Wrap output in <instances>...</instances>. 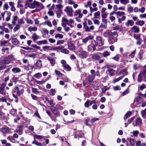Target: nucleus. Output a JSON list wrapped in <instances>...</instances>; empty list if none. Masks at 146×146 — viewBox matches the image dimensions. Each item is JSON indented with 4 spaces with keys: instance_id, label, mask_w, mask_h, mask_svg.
Wrapping results in <instances>:
<instances>
[{
    "instance_id": "1",
    "label": "nucleus",
    "mask_w": 146,
    "mask_h": 146,
    "mask_svg": "<svg viewBox=\"0 0 146 146\" xmlns=\"http://www.w3.org/2000/svg\"><path fill=\"white\" fill-rule=\"evenodd\" d=\"M14 59V57L13 55H9L6 57L4 59L1 60L0 63L1 64H8Z\"/></svg>"
},
{
    "instance_id": "2",
    "label": "nucleus",
    "mask_w": 146,
    "mask_h": 146,
    "mask_svg": "<svg viewBox=\"0 0 146 146\" xmlns=\"http://www.w3.org/2000/svg\"><path fill=\"white\" fill-rule=\"evenodd\" d=\"M64 11L69 17H72L73 16L74 11L72 7L70 6L66 7Z\"/></svg>"
},
{
    "instance_id": "3",
    "label": "nucleus",
    "mask_w": 146,
    "mask_h": 146,
    "mask_svg": "<svg viewBox=\"0 0 146 146\" xmlns=\"http://www.w3.org/2000/svg\"><path fill=\"white\" fill-rule=\"evenodd\" d=\"M1 131L3 134H6L11 133V129L7 127H2Z\"/></svg>"
},
{
    "instance_id": "4",
    "label": "nucleus",
    "mask_w": 146,
    "mask_h": 146,
    "mask_svg": "<svg viewBox=\"0 0 146 146\" xmlns=\"http://www.w3.org/2000/svg\"><path fill=\"white\" fill-rule=\"evenodd\" d=\"M79 52H80L79 56L81 58L83 59L86 58L87 54L85 51L82 49L81 48H79Z\"/></svg>"
},
{
    "instance_id": "5",
    "label": "nucleus",
    "mask_w": 146,
    "mask_h": 146,
    "mask_svg": "<svg viewBox=\"0 0 146 146\" xmlns=\"http://www.w3.org/2000/svg\"><path fill=\"white\" fill-rule=\"evenodd\" d=\"M6 84H2L0 86V93L4 95H6L8 94V93L4 91V88L6 86Z\"/></svg>"
},
{
    "instance_id": "6",
    "label": "nucleus",
    "mask_w": 146,
    "mask_h": 146,
    "mask_svg": "<svg viewBox=\"0 0 146 146\" xmlns=\"http://www.w3.org/2000/svg\"><path fill=\"white\" fill-rule=\"evenodd\" d=\"M101 53L98 52L96 53L91 54L92 58L93 60H98L100 59V55Z\"/></svg>"
},
{
    "instance_id": "7",
    "label": "nucleus",
    "mask_w": 146,
    "mask_h": 146,
    "mask_svg": "<svg viewBox=\"0 0 146 146\" xmlns=\"http://www.w3.org/2000/svg\"><path fill=\"white\" fill-rule=\"evenodd\" d=\"M96 45L101 46L104 44V42H103L102 38L100 36H98L96 38Z\"/></svg>"
},
{
    "instance_id": "8",
    "label": "nucleus",
    "mask_w": 146,
    "mask_h": 146,
    "mask_svg": "<svg viewBox=\"0 0 146 146\" xmlns=\"http://www.w3.org/2000/svg\"><path fill=\"white\" fill-rule=\"evenodd\" d=\"M117 38L112 35L109 38L108 41L110 44H113L115 42H117Z\"/></svg>"
},
{
    "instance_id": "9",
    "label": "nucleus",
    "mask_w": 146,
    "mask_h": 146,
    "mask_svg": "<svg viewBox=\"0 0 146 146\" xmlns=\"http://www.w3.org/2000/svg\"><path fill=\"white\" fill-rule=\"evenodd\" d=\"M145 70L141 72L138 76L137 81L139 82H141L143 80V77L144 76V74L146 72Z\"/></svg>"
},
{
    "instance_id": "10",
    "label": "nucleus",
    "mask_w": 146,
    "mask_h": 146,
    "mask_svg": "<svg viewBox=\"0 0 146 146\" xmlns=\"http://www.w3.org/2000/svg\"><path fill=\"white\" fill-rule=\"evenodd\" d=\"M83 16V14L82 13V11L80 9L76 10L74 12V16H78L79 18H82Z\"/></svg>"
},
{
    "instance_id": "11",
    "label": "nucleus",
    "mask_w": 146,
    "mask_h": 146,
    "mask_svg": "<svg viewBox=\"0 0 146 146\" xmlns=\"http://www.w3.org/2000/svg\"><path fill=\"white\" fill-rule=\"evenodd\" d=\"M95 76V75H89L86 78V80L89 82H92L94 80Z\"/></svg>"
},
{
    "instance_id": "12",
    "label": "nucleus",
    "mask_w": 146,
    "mask_h": 146,
    "mask_svg": "<svg viewBox=\"0 0 146 146\" xmlns=\"http://www.w3.org/2000/svg\"><path fill=\"white\" fill-rule=\"evenodd\" d=\"M133 32L138 33L140 31V29L139 27L136 26L133 27L131 29Z\"/></svg>"
},
{
    "instance_id": "13",
    "label": "nucleus",
    "mask_w": 146,
    "mask_h": 146,
    "mask_svg": "<svg viewBox=\"0 0 146 146\" xmlns=\"http://www.w3.org/2000/svg\"><path fill=\"white\" fill-rule=\"evenodd\" d=\"M5 13H6L7 17L6 18L5 20L7 21H8L11 20V13L9 11H5Z\"/></svg>"
},
{
    "instance_id": "14",
    "label": "nucleus",
    "mask_w": 146,
    "mask_h": 146,
    "mask_svg": "<svg viewBox=\"0 0 146 146\" xmlns=\"http://www.w3.org/2000/svg\"><path fill=\"white\" fill-rule=\"evenodd\" d=\"M112 35V32L108 30L106 31L103 34V35L105 37H107L109 36V38Z\"/></svg>"
},
{
    "instance_id": "15",
    "label": "nucleus",
    "mask_w": 146,
    "mask_h": 146,
    "mask_svg": "<svg viewBox=\"0 0 146 146\" xmlns=\"http://www.w3.org/2000/svg\"><path fill=\"white\" fill-rule=\"evenodd\" d=\"M134 21L133 20H127L125 23V25L127 27H129V26H132L134 25Z\"/></svg>"
},
{
    "instance_id": "16",
    "label": "nucleus",
    "mask_w": 146,
    "mask_h": 146,
    "mask_svg": "<svg viewBox=\"0 0 146 146\" xmlns=\"http://www.w3.org/2000/svg\"><path fill=\"white\" fill-rule=\"evenodd\" d=\"M47 59L49 61L50 63L52 66H54L55 64V60L51 57H48Z\"/></svg>"
},
{
    "instance_id": "17",
    "label": "nucleus",
    "mask_w": 146,
    "mask_h": 146,
    "mask_svg": "<svg viewBox=\"0 0 146 146\" xmlns=\"http://www.w3.org/2000/svg\"><path fill=\"white\" fill-rule=\"evenodd\" d=\"M123 29V27L121 25H118L114 27L113 28V30H119L120 31H121Z\"/></svg>"
},
{
    "instance_id": "18",
    "label": "nucleus",
    "mask_w": 146,
    "mask_h": 146,
    "mask_svg": "<svg viewBox=\"0 0 146 146\" xmlns=\"http://www.w3.org/2000/svg\"><path fill=\"white\" fill-rule=\"evenodd\" d=\"M18 20V17L17 16H14L13 17L12 21V23L13 25H15L16 21Z\"/></svg>"
},
{
    "instance_id": "19",
    "label": "nucleus",
    "mask_w": 146,
    "mask_h": 146,
    "mask_svg": "<svg viewBox=\"0 0 146 146\" xmlns=\"http://www.w3.org/2000/svg\"><path fill=\"white\" fill-rule=\"evenodd\" d=\"M142 121L141 119L139 118H138L136 120L135 123L136 125H134V126H137V125H140L141 124Z\"/></svg>"
},
{
    "instance_id": "20",
    "label": "nucleus",
    "mask_w": 146,
    "mask_h": 146,
    "mask_svg": "<svg viewBox=\"0 0 146 146\" xmlns=\"http://www.w3.org/2000/svg\"><path fill=\"white\" fill-rule=\"evenodd\" d=\"M36 43L38 45H40L42 44H48V42L47 40H44L38 41Z\"/></svg>"
},
{
    "instance_id": "21",
    "label": "nucleus",
    "mask_w": 146,
    "mask_h": 146,
    "mask_svg": "<svg viewBox=\"0 0 146 146\" xmlns=\"http://www.w3.org/2000/svg\"><path fill=\"white\" fill-rule=\"evenodd\" d=\"M11 42L13 44L15 45H17L19 43V42L16 38L12 39Z\"/></svg>"
},
{
    "instance_id": "22",
    "label": "nucleus",
    "mask_w": 146,
    "mask_h": 146,
    "mask_svg": "<svg viewBox=\"0 0 146 146\" xmlns=\"http://www.w3.org/2000/svg\"><path fill=\"white\" fill-rule=\"evenodd\" d=\"M120 74L123 75V77L124 76L127 75L128 74L127 69L125 68L124 69L120 71Z\"/></svg>"
},
{
    "instance_id": "23",
    "label": "nucleus",
    "mask_w": 146,
    "mask_h": 146,
    "mask_svg": "<svg viewBox=\"0 0 146 146\" xmlns=\"http://www.w3.org/2000/svg\"><path fill=\"white\" fill-rule=\"evenodd\" d=\"M12 71L14 73H18L21 71V70L17 67L13 68L12 69Z\"/></svg>"
},
{
    "instance_id": "24",
    "label": "nucleus",
    "mask_w": 146,
    "mask_h": 146,
    "mask_svg": "<svg viewBox=\"0 0 146 146\" xmlns=\"http://www.w3.org/2000/svg\"><path fill=\"white\" fill-rule=\"evenodd\" d=\"M68 48L70 50H74L75 48L74 46L71 42L68 43Z\"/></svg>"
},
{
    "instance_id": "25",
    "label": "nucleus",
    "mask_w": 146,
    "mask_h": 146,
    "mask_svg": "<svg viewBox=\"0 0 146 146\" xmlns=\"http://www.w3.org/2000/svg\"><path fill=\"white\" fill-rule=\"evenodd\" d=\"M35 65L37 67H41L42 66V61L40 60H37L35 63Z\"/></svg>"
},
{
    "instance_id": "26",
    "label": "nucleus",
    "mask_w": 146,
    "mask_h": 146,
    "mask_svg": "<svg viewBox=\"0 0 146 146\" xmlns=\"http://www.w3.org/2000/svg\"><path fill=\"white\" fill-rule=\"evenodd\" d=\"M145 24V21H139L135 23V24L136 25H140V26H143Z\"/></svg>"
},
{
    "instance_id": "27",
    "label": "nucleus",
    "mask_w": 146,
    "mask_h": 146,
    "mask_svg": "<svg viewBox=\"0 0 146 146\" xmlns=\"http://www.w3.org/2000/svg\"><path fill=\"white\" fill-rule=\"evenodd\" d=\"M92 39V38L90 36H89L85 38L82 39V42L84 43H86L88 42V40Z\"/></svg>"
},
{
    "instance_id": "28",
    "label": "nucleus",
    "mask_w": 146,
    "mask_h": 146,
    "mask_svg": "<svg viewBox=\"0 0 146 146\" xmlns=\"http://www.w3.org/2000/svg\"><path fill=\"white\" fill-rule=\"evenodd\" d=\"M28 30L30 32H31L32 31H36L37 30V28L35 27H30L28 28Z\"/></svg>"
},
{
    "instance_id": "29",
    "label": "nucleus",
    "mask_w": 146,
    "mask_h": 146,
    "mask_svg": "<svg viewBox=\"0 0 146 146\" xmlns=\"http://www.w3.org/2000/svg\"><path fill=\"white\" fill-rule=\"evenodd\" d=\"M110 52L108 51H106L102 53V55L104 57H106L108 56H110Z\"/></svg>"
},
{
    "instance_id": "30",
    "label": "nucleus",
    "mask_w": 146,
    "mask_h": 146,
    "mask_svg": "<svg viewBox=\"0 0 146 146\" xmlns=\"http://www.w3.org/2000/svg\"><path fill=\"white\" fill-rule=\"evenodd\" d=\"M144 52L143 51H140L138 54V58L140 60H142L143 58V55Z\"/></svg>"
},
{
    "instance_id": "31",
    "label": "nucleus",
    "mask_w": 146,
    "mask_h": 146,
    "mask_svg": "<svg viewBox=\"0 0 146 146\" xmlns=\"http://www.w3.org/2000/svg\"><path fill=\"white\" fill-rule=\"evenodd\" d=\"M68 20L66 18L63 17L62 18V22H66L68 25H69L71 27H72L73 26L71 25H70L69 23H68Z\"/></svg>"
},
{
    "instance_id": "32",
    "label": "nucleus",
    "mask_w": 146,
    "mask_h": 146,
    "mask_svg": "<svg viewBox=\"0 0 146 146\" xmlns=\"http://www.w3.org/2000/svg\"><path fill=\"white\" fill-rule=\"evenodd\" d=\"M129 142L131 145L132 146H134L135 144V139L133 138H129Z\"/></svg>"
},
{
    "instance_id": "33",
    "label": "nucleus",
    "mask_w": 146,
    "mask_h": 146,
    "mask_svg": "<svg viewBox=\"0 0 146 146\" xmlns=\"http://www.w3.org/2000/svg\"><path fill=\"white\" fill-rule=\"evenodd\" d=\"M21 25L19 24H16L13 30L15 32L20 29Z\"/></svg>"
},
{
    "instance_id": "34",
    "label": "nucleus",
    "mask_w": 146,
    "mask_h": 146,
    "mask_svg": "<svg viewBox=\"0 0 146 146\" xmlns=\"http://www.w3.org/2000/svg\"><path fill=\"white\" fill-rule=\"evenodd\" d=\"M63 37V35L60 34H56L55 36V38H58L59 39H62Z\"/></svg>"
},
{
    "instance_id": "35",
    "label": "nucleus",
    "mask_w": 146,
    "mask_h": 146,
    "mask_svg": "<svg viewBox=\"0 0 146 146\" xmlns=\"http://www.w3.org/2000/svg\"><path fill=\"white\" fill-rule=\"evenodd\" d=\"M24 92V90L22 88L21 89L19 90L17 92V95L18 96H19L21 94H23Z\"/></svg>"
},
{
    "instance_id": "36",
    "label": "nucleus",
    "mask_w": 146,
    "mask_h": 146,
    "mask_svg": "<svg viewBox=\"0 0 146 146\" xmlns=\"http://www.w3.org/2000/svg\"><path fill=\"white\" fill-rule=\"evenodd\" d=\"M108 71L110 73V76H114V70H113L111 69H109Z\"/></svg>"
},
{
    "instance_id": "37",
    "label": "nucleus",
    "mask_w": 146,
    "mask_h": 146,
    "mask_svg": "<svg viewBox=\"0 0 146 146\" xmlns=\"http://www.w3.org/2000/svg\"><path fill=\"white\" fill-rule=\"evenodd\" d=\"M51 110L55 114H56L58 113L57 110L54 107H51L50 108Z\"/></svg>"
},
{
    "instance_id": "38",
    "label": "nucleus",
    "mask_w": 146,
    "mask_h": 146,
    "mask_svg": "<svg viewBox=\"0 0 146 146\" xmlns=\"http://www.w3.org/2000/svg\"><path fill=\"white\" fill-rule=\"evenodd\" d=\"M100 15V12L99 11H98L94 13V17L95 18H98Z\"/></svg>"
},
{
    "instance_id": "39",
    "label": "nucleus",
    "mask_w": 146,
    "mask_h": 146,
    "mask_svg": "<svg viewBox=\"0 0 146 146\" xmlns=\"http://www.w3.org/2000/svg\"><path fill=\"white\" fill-rule=\"evenodd\" d=\"M33 2H34L35 6L36 5L37 7H39L40 6V5L41 6L42 8H43V5L42 3H39L35 1H33Z\"/></svg>"
},
{
    "instance_id": "40",
    "label": "nucleus",
    "mask_w": 146,
    "mask_h": 146,
    "mask_svg": "<svg viewBox=\"0 0 146 146\" xmlns=\"http://www.w3.org/2000/svg\"><path fill=\"white\" fill-rule=\"evenodd\" d=\"M42 74L40 73H38L33 75V77L37 79L39 78L42 76Z\"/></svg>"
},
{
    "instance_id": "41",
    "label": "nucleus",
    "mask_w": 146,
    "mask_h": 146,
    "mask_svg": "<svg viewBox=\"0 0 146 146\" xmlns=\"http://www.w3.org/2000/svg\"><path fill=\"white\" fill-rule=\"evenodd\" d=\"M67 71H69L71 69L70 67L68 64H66L62 66Z\"/></svg>"
},
{
    "instance_id": "42",
    "label": "nucleus",
    "mask_w": 146,
    "mask_h": 146,
    "mask_svg": "<svg viewBox=\"0 0 146 146\" xmlns=\"http://www.w3.org/2000/svg\"><path fill=\"white\" fill-rule=\"evenodd\" d=\"M18 24L20 25H21L24 23L25 22L24 21L23 19V18H21L18 19Z\"/></svg>"
},
{
    "instance_id": "43",
    "label": "nucleus",
    "mask_w": 146,
    "mask_h": 146,
    "mask_svg": "<svg viewBox=\"0 0 146 146\" xmlns=\"http://www.w3.org/2000/svg\"><path fill=\"white\" fill-rule=\"evenodd\" d=\"M121 3L125 5L129 2V0H120Z\"/></svg>"
},
{
    "instance_id": "44",
    "label": "nucleus",
    "mask_w": 146,
    "mask_h": 146,
    "mask_svg": "<svg viewBox=\"0 0 146 146\" xmlns=\"http://www.w3.org/2000/svg\"><path fill=\"white\" fill-rule=\"evenodd\" d=\"M131 115V112L130 111H128L125 115L124 117V119H127Z\"/></svg>"
},
{
    "instance_id": "45",
    "label": "nucleus",
    "mask_w": 146,
    "mask_h": 146,
    "mask_svg": "<svg viewBox=\"0 0 146 146\" xmlns=\"http://www.w3.org/2000/svg\"><path fill=\"white\" fill-rule=\"evenodd\" d=\"M9 48H3L2 49V51L3 53H5L7 54L9 53Z\"/></svg>"
},
{
    "instance_id": "46",
    "label": "nucleus",
    "mask_w": 146,
    "mask_h": 146,
    "mask_svg": "<svg viewBox=\"0 0 146 146\" xmlns=\"http://www.w3.org/2000/svg\"><path fill=\"white\" fill-rule=\"evenodd\" d=\"M33 137L35 138H36L38 139H41L43 137V136H42L37 135H33Z\"/></svg>"
},
{
    "instance_id": "47",
    "label": "nucleus",
    "mask_w": 146,
    "mask_h": 146,
    "mask_svg": "<svg viewBox=\"0 0 146 146\" xmlns=\"http://www.w3.org/2000/svg\"><path fill=\"white\" fill-rule=\"evenodd\" d=\"M109 88L107 86H105L103 88H102V93H105L106 91L109 89Z\"/></svg>"
},
{
    "instance_id": "48",
    "label": "nucleus",
    "mask_w": 146,
    "mask_h": 146,
    "mask_svg": "<svg viewBox=\"0 0 146 146\" xmlns=\"http://www.w3.org/2000/svg\"><path fill=\"white\" fill-rule=\"evenodd\" d=\"M141 113L142 117L144 118L146 115V109L141 111Z\"/></svg>"
},
{
    "instance_id": "49",
    "label": "nucleus",
    "mask_w": 146,
    "mask_h": 146,
    "mask_svg": "<svg viewBox=\"0 0 146 146\" xmlns=\"http://www.w3.org/2000/svg\"><path fill=\"white\" fill-rule=\"evenodd\" d=\"M61 52L63 53L68 54L69 53V51L66 49H62L61 50Z\"/></svg>"
},
{
    "instance_id": "50",
    "label": "nucleus",
    "mask_w": 146,
    "mask_h": 146,
    "mask_svg": "<svg viewBox=\"0 0 146 146\" xmlns=\"http://www.w3.org/2000/svg\"><path fill=\"white\" fill-rule=\"evenodd\" d=\"M119 55L117 54L114 57L112 58V59L114 60L118 61L119 58Z\"/></svg>"
},
{
    "instance_id": "51",
    "label": "nucleus",
    "mask_w": 146,
    "mask_h": 146,
    "mask_svg": "<svg viewBox=\"0 0 146 146\" xmlns=\"http://www.w3.org/2000/svg\"><path fill=\"white\" fill-rule=\"evenodd\" d=\"M9 8V6L7 3H5L3 6V9L4 10H7Z\"/></svg>"
},
{
    "instance_id": "52",
    "label": "nucleus",
    "mask_w": 146,
    "mask_h": 146,
    "mask_svg": "<svg viewBox=\"0 0 146 146\" xmlns=\"http://www.w3.org/2000/svg\"><path fill=\"white\" fill-rule=\"evenodd\" d=\"M17 113V110L14 109H12L10 112L11 114L13 115H15Z\"/></svg>"
},
{
    "instance_id": "53",
    "label": "nucleus",
    "mask_w": 146,
    "mask_h": 146,
    "mask_svg": "<svg viewBox=\"0 0 146 146\" xmlns=\"http://www.w3.org/2000/svg\"><path fill=\"white\" fill-rule=\"evenodd\" d=\"M132 133L134 136L137 137L139 133V132L138 131L136 130L133 131Z\"/></svg>"
},
{
    "instance_id": "54",
    "label": "nucleus",
    "mask_w": 146,
    "mask_h": 146,
    "mask_svg": "<svg viewBox=\"0 0 146 146\" xmlns=\"http://www.w3.org/2000/svg\"><path fill=\"white\" fill-rule=\"evenodd\" d=\"M32 37L34 40H36L38 38V36L35 33H34L33 34Z\"/></svg>"
},
{
    "instance_id": "55",
    "label": "nucleus",
    "mask_w": 146,
    "mask_h": 146,
    "mask_svg": "<svg viewBox=\"0 0 146 146\" xmlns=\"http://www.w3.org/2000/svg\"><path fill=\"white\" fill-rule=\"evenodd\" d=\"M90 9L91 13H92L94 11H97L98 10V8L97 7L93 8L92 7H90Z\"/></svg>"
},
{
    "instance_id": "56",
    "label": "nucleus",
    "mask_w": 146,
    "mask_h": 146,
    "mask_svg": "<svg viewBox=\"0 0 146 146\" xmlns=\"http://www.w3.org/2000/svg\"><path fill=\"white\" fill-rule=\"evenodd\" d=\"M94 23L95 24H96L97 25H99L100 24V21L97 19H94L93 20Z\"/></svg>"
},
{
    "instance_id": "57",
    "label": "nucleus",
    "mask_w": 146,
    "mask_h": 146,
    "mask_svg": "<svg viewBox=\"0 0 146 146\" xmlns=\"http://www.w3.org/2000/svg\"><path fill=\"white\" fill-rule=\"evenodd\" d=\"M56 7H57V9L58 11L62 12L61 10H60L63 7V6L59 4L56 5Z\"/></svg>"
},
{
    "instance_id": "58",
    "label": "nucleus",
    "mask_w": 146,
    "mask_h": 146,
    "mask_svg": "<svg viewBox=\"0 0 146 146\" xmlns=\"http://www.w3.org/2000/svg\"><path fill=\"white\" fill-rule=\"evenodd\" d=\"M68 23L70 25H72V24H74V20L73 19H70L68 21Z\"/></svg>"
},
{
    "instance_id": "59",
    "label": "nucleus",
    "mask_w": 146,
    "mask_h": 146,
    "mask_svg": "<svg viewBox=\"0 0 146 146\" xmlns=\"http://www.w3.org/2000/svg\"><path fill=\"white\" fill-rule=\"evenodd\" d=\"M116 14H117V15L121 16H123V15H125V13L123 12L119 11L117 12Z\"/></svg>"
},
{
    "instance_id": "60",
    "label": "nucleus",
    "mask_w": 146,
    "mask_h": 146,
    "mask_svg": "<svg viewBox=\"0 0 146 146\" xmlns=\"http://www.w3.org/2000/svg\"><path fill=\"white\" fill-rule=\"evenodd\" d=\"M15 132L17 133L19 135H21L22 134L23 130L21 129H19L17 130L16 131H15Z\"/></svg>"
},
{
    "instance_id": "61",
    "label": "nucleus",
    "mask_w": 146,
    "mask_h": 146,
    "mask_svg": "<svg viewBox=\"0 0 146 146\" xmlns=\"http://www.w3.org/2000/svg\"><path fill=\"white\" fill-rule=\"evenodd\" d=\"M145 10V8L144 7H142L141 8L139 9V12L142 13H143Z\"/></svg>"
},
{
    "instance_id": "62",
    "label": "nucleus",
    "mask_w": 146,
    "mask_h": 146,
    "mask_svg": "<svg viewBox=\"0 0 146 146\" xmlns=\"http://www.w3.org/2000/svg\"><path fill=\"white\" fill-rule=\"evenodd\" d=\"M49 42L51 43H53L56 42V40L52 38H49L48 39Z\"/></svg>"
},
{
    "instance_id": "63",
    "label": "nucleus",
    "mask_w": 146,
    "mask_h": 146,
    "mask_svg": "<svg viewBox=\"0 0 146 146\" xmlns=\"http://www.w3.org/2000/svg\"><path fill=\"white\" fill-rule=\"evenodd\" d=\"M50 48V47L48 46H46L42 47V48L44 51L48 50Z\"/></svg>"
},
{
    "instance_id": "64",
    "label": "nucleus",
    "mask_w": 146,
    "mask_h": 146,
    "mask_svg": "<svg viewBox=\"0 0 146 146\" xmlns=\"http://www.w3.org/2000/svg\"><path fill=\"white\" fill-rule=\"evenodd\" d=\"M146 88V86L144 84H142L139 87V89L141 90H142Z\"/></svg>"
}]
</instances>
